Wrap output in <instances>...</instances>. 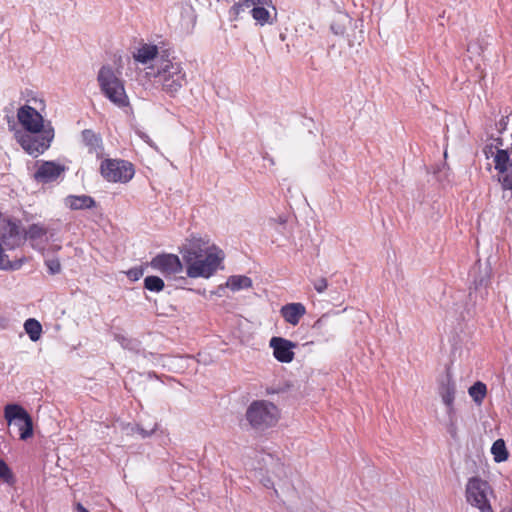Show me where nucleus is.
<instances>
[{
    "label": "nucleus",
    "mask_w": 512,
    "mask_h": 512,
    "mask_svg": "<svg viewBox=\"0 0 512 512\" xmlns=\"http://www.w3.org/2000/svg\"><path fill=\"white\" fill-rule=\"evenodd\" d=\"M133 59L146 66V75L156 79L161 90L171 97H175L187 84L183 63L169 49L144 43L133 52Z\"/></svg>",
    "instance_id": "f257e3e1"
},
{
    "label": "nucleus",
    "mask_w": 512,
    "mask_h": 512,
    "mask_svg": "<svg viewBox=\"0 0 512 512\" xmlns=\"http://www.w3.org/2000/svg\"><path fill=\"white\" fill-rule=\"evenodd\" d=\"M182 257L186 265V274L190 278L211 277L224 258L220 249L202 239L191 241L182 252Z\"/></svg>",
    "instance_id": "f03ea898"
},
{
    "label": "nucleus",
    "mask_w": 512,
    "mask_h": 512,
    "mask_svg": "<svg viewBox=\"0 0 512 512\" xmlns=\"http://www.w3.org/2000/svg\"><path fill=\"white\" fill-rule=\"evenodd\" d=\"M97 82L101 93L116 107L126 109L130 107V100L126 93L121 72L110 65H103L98 71Z\"/></svg>",
    "instance_id": "7ed1b4c3"
},
{
    "label": "nucleus",
    "mask_w": 512,
    "mask_h": 512,
    "mask_svg": "<svg viewBox=\"0 0 512 512\" xmlns=\"http://www.w3.org/2000/svg\"><path fill=\"white\" fill-rule=\"evenodd\" d=\"M245 416L252 428L265 430L277 423L279 410L270 401L256 400L248 406Z\"/></svg>",
    "instance_id": "20e7f679"
},
{
    "label": "nucleus",
    "mask_w": 512,
    "mask_h": 512,
    "mask_svg": "<svg viewBox=\"0 0 512 512\" xmlns=\"http://www.w3.org/2000/svg\"><path fill=\"white\" fill-rule=\"evenodd\" d=\"M466 501L480 512H493L489 495L493 494L490 484L478 477L468 480L465 491Z\"/></svg>",
    "instance_id": "39448f33"
},
{
    "label": "nucleus",
    "mask_w": 512,
    "mask_h": 512,
    "mask_svg": "<svg viewBox=\"0 0 512 512\" xmlns=\"http://www.w3.org/2000/svg\"><path fill=\"white\" fill-rule=\"evenodd\" d=\"M102 177L112 183H128L135 174L134 166L123 159H105L101 162Z\"/></svg>",
    "instance_id": "423d86ee"
},
{
    "label": "nucleus",
    "mask_w": 512,
    "mask_h": 512,
    "mask_svg": "<svg viewBox=\"0 0 512 512\" xmlns=\"http://www.w3.org/2000/svg\"><path fill=\"white\" fill-rule=\"evenodd\" d=\"M4 418L9 425L18 428L20 440L26 441L33 436L32 418L21 405L7 404L4 407Z\"/></svg>",
    "instance_id": "0eeeda50"
},
{
    "label": "nucleus",
    "mask_w": 512,
    "mask_h": 512,
    "mask_svg": "<svg viewBox=\"0 0 512 512\" xmlns=\"http://www.w3.org/2000/svg\"><path fill=\"white\" fill-rule=\"evenodd\" d=\"M54 138V129L52 126L45 128L38 134L22 135L19 139L21 147L30 155L37 157L43 154L49 147Z\"/></svg>",
    "instance_id": "6e6552de"
},
{
    "label": "nucleus",
    "mask_w": 512,
    "mask_h": 512,
    "mask_svg": "<svg viewBox=\"0 0 512 512\" xmlns=\"http://www.w3.org/2000/svg\"><path fill=\"white\" fill-rule=\"evenodd\" d=\"M494 164L503 189L512 190V144L506 149H497Z\"/></svg>",
    "instance_id": "1a4fd4ad"
},
{
    "label": "nucleus",
    "mask_w": 512,
    "mask_h": 512,
    "mask_svg": "<svg viewBox=\"0 0 512 512\" xmlns=\"http://www.w3.org/2000/svg\"><path fill=\"white\" fill-rule=\"evenodd\" d=\"M17 118L21 126L32 134H39L45 128L51 126L50 122L45 124L43 116L29 105H24L18 109Z\"/></svg>",
    "instance_id": "9d476101"
},
{
    "label": "nucleus",
    "mask_w": 512,
    "mask_h": 512,
    "mask_svg": "<svg viewBox=\"0 0 512 512\" xmlns=\"http://www.w3.org/2000/svg\"><path fill=\"white\" fill-rule=\"evenodd\" d=\"M24 242V235L21 231L20 221L6 219L3 222L0 233V244L5 250H14Z\"/></svg>",
    "instance_id": "9b49d317"
},
{
    "label": "nucleus",
    "mask_w": 512,
    "mask_h": 512,
    "mask_svg": "<svg viewBox=\"0 0 512 512\" xmlns=\"http://www.w3.org/2000/svg\"><path fill=\"white\" fill-rule=\"evenodd\" d=\"M33 179L37 183L48 184L56 181L66 171V167L55 161H37Z\"/></svg>",
    "instance_id": "f8f14e48"
},
{
    "label": "nucleus",
    "mask_w": 512,
    "mask_h": 512,
    "mask_svg": "<svg viewBox=\"0 0 512 512\" xmlns=\"http://www.w3.org/2000/svg\"><path fill=\"white\" fill-rule=\"evenodd\" d=\"M150 266L166 277L176 275L183 269L180 258L175 254L168 253H161L153 257Z\"/></svg>",
    "instance_id": "ddd939ff"
},
{
    "label": "nucleus",
    "mask_w": 512,
    "mask_h": 512,
    "mask_svg": "<svg viewBox=\"0 0 512 512\" xmlns=\"http://www.w3.org/2000/svg\"><path fill=\"white\" fill-rule=\"evenodd\" d=\"M269 346L273 349V356L281 363H290L294 359L293 349L296 343L282 337H272Z\"/></svg>",
    "instance_id": "4468645a"
},
{
    "label": "nucleus",
    "mask_w": 512,
    "mask_h": 512,
    "mask_svg": "<svg viewBox=\"0 0 512 512\" xmlns=\"http://www.w3.org/2000/svg\"><path fill=\"white\" fill-rule=\"evenodd\" d=\"M306 312L305 305L300 302L285 304L280 309V314L284 321L292 326L298 325Z\"/></svg>",
    "instance_id": "2eb2a0df"
},
{
    "label": "nucleus",
    "mask_w": 512,
    "mask_h": 512,
    "mask_svg": "<svg viewBox=\"0 0 512 512\" xmlns=\"http://www.w3.org/2000/svg\"><path fill=\"white\" fill-rule=\"evenodd\" d=\"M252 6L254 7L251 9V16L257 24L260 26L273 24L270 12L267 10V7H271L275 10L272 0H255Z\"/></svg>",
    "instance_id": "dca6fc26"
},
{
    "label": "nucleus",
    "mask_w": 512,
    "mask_h": 512,
    "mask_svg": "<svg viewBox=\"0 0 512 512\" xmlns=\"http://www.w3.org/2000/svg\"><path fill=\"white\" fill-rule=\"evenodd\" d=\"M82 142L88 149V153L95 154L97 158L103 156V142L100 134L91 129H85L81 133Z\"/></svg>",
    "instance_id": "f3484780"
},
{
    "label": "nucleus",
    "mask_w": 512,
    "mask_h": 512,
    "mask_svg": "<svg viewBox=\"0 0 512 512\" xmlns=\"http://www.w3.org/2000/svg\"><path fill=\"white\" fill-rule=\"evenodd\" d=\"M65 204L71 210H85L96 207V201L88 195H69L65 198Z\"/></svg>",
    "instance_id": "a211bd4d"
},
{
    "label": "nucleus",
    "mask_w": 512,
    "mask_h": 512,
    "mask_svg": "<svg viewBox=\"0 0 512 512\" xmlns=\"http://www.w3.org/2000/svg\"><path fill=\"white\" fill-rule=\"evenodd\" d=\"M456 393V384L451 375L448 374L446 380L439 386V395L444 404L454 403Z\"/></svg>",
    "instance_id": "6ab92c4d"
},
{
    "label": "nucleus",
    "mask_w": 512,
    "mask_h": 512,
    "mask_svg": "<svg viewBox=\"0 0 512 512\" xmlns=\"http://www.w3.org/2000/svg\"><path fill=\"white\" fill-rule=\"evenodd\" d=\"M490 284V273L488 270H485L483 272H479V274L474 278L473 281V287L470 289L474 290L475 292L480 293V297L482 299H485L488 295L487 288Z\"/></svg>",
    "instance_id": "aec40b11"
},
{
    "label": "nucleus",
    "mask_w": 512,
    "mask_h": 512,
    "mask_svg": "<svg viewBox=\"0 0 512 512\" xmlns=\"http://www.w3.org/2000/svg\"><path fill=\"white\" fill-rule=\"evenodd\" d=\"M226 285L232 291H238L250 288L252 286V280L244 275H233L228 278Z\"/></svg>",
    "instance_id": "412c9836"
},
{
    "label": "nucleus",
    "mask_w": 512,
    "mask_h": 512,
    "mask_svg": "<svg viewBox=\"0 0 512 512\" xmlns=\"http://www.w3.org/2000/svg\"><path fill=\"white\" fill-rule=\"evenodd\" d=\"M255 0H239L228 11L230 21H238L245 9L250 8Z\"/></svg>",
    "instance_id": "4be33fe9"
},
{
    "label": "nucleus",
    "mask_w": 512,
    "mask_h": 512,
    "mask_svg": "<svg viewBox=\"0 0 512 512\" xmlns=\"http://www.w3.org/2000/svg\"><path fill=\"white\" fill-rule=\"evenodd\" d=\"M469 396L477 405H481L487 394V386L481 381H477L468 389Z\"/></svg>",
    "instance_id": "5701e85b"
},
{
    "label": "nucleus",
    "mask_w": 512,
    "mask_h": 512,
    "mask_svg": "<svg viewBox=\"0 0 512 512\" xmlns=\"http://www.w3.org/2000/svg\"><path fill=\"white\" fill-rule=\"evenodd\" d=\"M491 453L496 463L506 461L509 454L505 445V441L503 439H497L491 447Z\"/></svg>",
    "instance_id": "b1692460"
},
{
    "label": "nucleus",
    "mask_w": 512,
    "mask_h": 512,
    "mask_svg": "<svg viewBox=\"0 0 512 512\" xmlns=\"http://www.w3.org/2000/svg\"><path fill=\"white\" fill-rule=\"evenodd\" d=\"M25 332L29 335L32 341L39 340L42 333V326L40 322L34 318H29L24 323Z\"/></svg>",
    "instance_id": "393cba45"
},
{
    "label": "nucleus",
    "mask_w": 512,
    "mask_h": 512,
    "mask_svg": "<svg viewBox=\"0 0 512 512\" xmlns=\"http://www.w3.org/2000/svg\"><path fill=\"white\" fill-rule=\"evenodd\" d=\"M47 232L48 230L45 226L39 223H34L30 225L28 230L23 234L24 240L29 239L31 241H36L46 236Z\"/></svg>",
    "instance_id": "a878e982"
},
{
    "label": "nucleus",
    "mask_w": 512,
    "mask_h": 512,
    "mask_svg": "<svg viewBox=\"0 0 512 512\" xmlns=\"http://www.w3.org/2000/svg\"><path fill=\"white\" fill-rule=\"evenodd\" d=\"M164 287V281L158 276H147L144 279V288L151 292H161Z\"/></svg>",
    "instance_id": "bb28decb"
},
{
    "label": "nucleus",
    "mask_w": 512,
    "mask_h": 512,
    "mask_svg": "<svg viewBox=\"0 0 512 512\" xmlns=\"http://www.w3.org/2000/svg\"><path fill=\"white\" fill-rule=\"evenodd\" d=\"M0 478L7 483L13 482L12 471L7 463L2 459H0Z\"/></svg>",
    "instance_id": "cd10ccee"
},
{
    "label": "nucleus",
    "mask_w": 512,
    "mask_h": 512,
    "mask_svg": "<svg viewBox=\"0 0 512 512\" xmlns=\"http://www.w3.org/2000/svg\"><path fill=\"white\" fill-rule=\"evenodd\" d=\"M45 265L48 268L50 274H58L61 271V264L57 258L47 259Z\"/></svg>",
    "instance_id": "c85d7f7f"
},
{
    "label": "nucleus",
    "mask_w": 512,
    "mask_h": 512,
    "mask_svg": "<svg viewBox=\"0 0 512 512\" xmlns=\"http://www.w3.org/2000/svg\"><path fill=\"white\" fill-rule=\"evenodd\" d=\"M446 429L449 435L456 439L458 436V421L457 418L455 419H448L446 423Z\"/></svg>",
    "instance_id": "c756f323"
},
{
    "label": "nucleus",
    "mask_w": 512,
    "mask_h": 512,
    "mask_svg": "<svg viewBox=\"0 0 512 512\" xmlns=\"http://www.w3.org/2000/svg\"><path fill=\"white\" fill-rule=\"evenodd\" d=\"M314 289L317 293H323L328 287V281L325 277H320L312 281Z\"/></svg>",
    "instance_id": "7c9ffc66"
},
{
    "label": "nucleus",
    "mask_w": 512,
    "mask_h": 512,
    "mask_svg": "<svg viewBox=\"0 0 512 512\" xmlns=\"http://www.w3.org/2000/svg\"><path fill=\"white\" fill-rule=\"evenodd\" d=\"M143 273L142 267H134L127 271V276L131 281H137L143 276Z\"/></svg>",
    "instance_id": "2f4dec72"
},
{
    "label": "nucleus",
    "mask_w": 512,
    "mask_h": 512,
    "mask_svg": "<svg viewBox=\"0 0 512 512\" xmlns=\"http://www.w3.org/2000/svg\"><path fill=\"white\" fill-rule=\"evenodd\" d=\"M327 322H328V316L322 315L319 319H317L314 322L312 329L317 331L318 333H321L322 330L326 327Z\"/></svg>",
    "instance_id": "473e14b6"
},
{
    "label": "nucleus",
    "mask_w": 512,
    "mask_h": 512,
    "mask_svg": "<svg viewBox=\"0 0 512 512\" xmlns=\"http://www.w3.org/2000/svg\"><path fill=\"white\" fill-rule=\"evenodd\" d=\"M158 428V425L155 423L153 425V427L150 429V430H145L143 429L142 427H140L139 425H137L136 427V431L143 437V438H146V437H149L150 435H152Z\"/></svg>",
    "instance_id": "72a5a7b5"
},
{
    "label": "nucleus",
    "mask_w": 512,
    "mask_h": 512,
    "mask_svg": "<svg viewBox=\"0 0 512 512\" xmlns=\"http://www.w3.org/2000/svg\"><path fill=\"white\" fill-rule=\"evenodd\" d=\"M446 406V414L448 419H455L457 418V412L456 408L454 406V403L451 404H444Z\"/></svg>",
    "instance_id": "f704fd0d"
},
{
    "label": "nucleus",
    "mask_w": 512,
    "mask_h": 512,
    "mask_svg": "<svg viewBox=\"0 0 512 512\" xmlns=\"http://www.w3.org/2000/svg\"><path fill=\"white\" fill-rule=\"evenodd\" d=\"M74 510L75 512H89L81 503H76Z\"/></svg>",
    "instance_id": "c9c22d12"
},
{
    "label": "nucleus",
    "mask_w": 512,
    "mask_h": 512,
    "mask_svg": "<svg viewBox=\"0 0 512 512\" xmlns=\"http://www.w3.org/2000/svg\"><path fill=\"white\" fill-rule=\"evenodd\" d=\"M139 135L145 142L150 143V138L148 135H146L145 133H140Z\"/></svg>",
    "instance_id": "e433bc0d"
},
{
    "label": "nucleus",
    "mask_w": 512,
    "mask_h": 512,
    "mask_svg": "<svg viewBox=\"0 0 512 512\" xmlns=\"http://www.w3.org/2000/svg\"><path fill=\"white\" fill-rule=\"evenodd\" d=\"M506 122H507V118H504V117H503V118L500 120V125H506Z\"/></svg>",
    "instance_id": "4c0bfd02"
},
{
    "label": "nucleus",
    "mask_w": 512,
    "mask_h": 512,
    "mask_svg": "<svg viewBox=\"0 0 512 512\" xmlns=\"http://www.w3.org/2000/svg\"><path fill=\"white\" fill-rule=\"evenodd\" d=\"M503 512H512V506L507 508V509H505Z\"/></svg>",
    "instance_id": "58836bf2"
},
{
    "label": "nucleus",
    "mask_w": 512,
    "mask_h": 512,
    "mask_svg": "<svg viewBox=\"0 0 512 512\" xmlns=\"http://www.w3.org/2000/svg\"><path fill=\"white\" fill-rule=\"evenodd\" d=\"M269 163L274 164V160L272 158H270Z\"/></svg>",
    "instance_id": "ea45409f"
}]
</instances>
